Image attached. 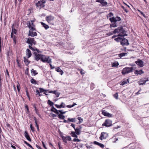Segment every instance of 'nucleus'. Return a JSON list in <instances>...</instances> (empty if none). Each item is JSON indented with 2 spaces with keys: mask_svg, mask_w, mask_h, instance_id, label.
Instances as JSON below:
<instances>
[{
  "mask_svg": "<svg viewBox=\"0 0 149 149\" xmlns=\"http://www.w3.org/2000/svg\"><path fill=\"white\" fill-rule=\"evenodd\" d=\"M114 33H119L122 34H119L117 36H121L123 38L125 36H127V34L126 33V32L122 26L118 27L117 29H115L114 31Z\"/></svg>",
  "mask_w": 149,
  "mask_h": 149,
  "instance_id": "nucleus-1",
  "label": "nucleus"
},
{
  "mask_svg": "<svg viewBox=\"0 0 149 149\" xmlns=\"http://www.w3.org/2000/svg\"><path fill=\"white\" fill-rule=\"evenodd\" d=\"M135 68L133 67H126L124 68L122 71L121 73L123 75L127 74L132 72Z\"/></svg>",
  "mask_w": 149,
  "mask_h": 149,
  "instance_id": "nucleus-2",
  "label": "nucleus"
},
{
  "mask_svg": "<svg viewBox=\"0 0 149 149\" xmlns=\"http://www.w3.org/2000/svg\"><path fill=\"white\" fill-rule=\"evenodd\" d=\"M54 17L52 15L47 16L45 17L46 20L49 24L52 25H54Z\"/></svg>",
  "mask_w": 149,
  "mask_h": 149,
  "instance_id": "nucleus-3",
  "label": "nucleus"
},
{
  "mask_svg": "<svg viewBox=\"0 0 149 149\" xmlns=\"http://www.w3.org/2000/svg\"><path fill=\"white\" fill-rule=\"evenodd\" d=\"M41 58V60L43 62L49 63L51 62V59L48 56L42 55Z\"/></svg>",
  "mask_w": 149,
  "mask_h": 149,
  "instance_id": "nucleus-4",
  "label": "nucleus"
},
{
  "mask_svg": "<svg viewBox=\"0 0 149 149\" xmlns=\"http://www.w3.org/2000/svg\"><path fill=\"white\" fill-rule=\"evenodd\" d=\"M26 43L29 44L30 45H31V46L33 45H35L36 44V41L34 40V38H28Z\"/></svg>",
  "mask_w": 149,
  "mask_h": 149,
  "instance_id": "nucleus-5",
  "label": "nucleus"
},
{
  "mask_svg": "<svg viewBox=\"0 0 149 149\" xmlns=\"http://www.w3.org/2000/svg\"><path fill=\"white\" fill-rule=\"evenodd\" d=\"M149 81L148 78L144 77L141 79L138 82L139 85H144L146 84V82Z\"/></svg>",
  "mask_w": 149,
  "mask_h": 149,
  "instance_id": "nucleus-6",
  "label": "nucleus"
},
{
  "mask_svg": "<svg viewBox=\"0 0 149 149\" xmlns=\"http://www.w3.org/2000/svg\"><path fill=\"white\" fill-rule=\"evenodd\" d=\"M33 21L31 20V23L29 22L27 23V25L28 27L32 31L36 30L35 28L34 27L35 26V25L33 24Z\"/></svg>",
  "mask_w": 149,
  "mask_h": 149,
  "instance_id": "nucleus-7",
  "label": "nucleus"
},
{
  "mask_svg": "<svg viewBox=\"0 0 149 149\" xmlns=\"http://www.w3.org/2000/svg\"><path fill=\"white\" fill-rule=\"evenodd\" d=\"M112 125V121L109 119H107L102 124V126H105L106 127H110Z\"/></svg>",
  "mask_w": 149,
  "mask_h": 149,
  "instance_id": "nucleus-8",
  "label": "nucleus"
},
{
  "mask_svg": "<svg viewBox=\"0 0 149 149\" xmlns=\"http://www.w3.org/2000/svg\"><path fill=\"white\" fill-rule=\"evenodd\" d=\"M36 8H39L40 9L42 8H43L45 6V5L44 3H42L40 0L38 1L37 2H36Z\"/></svg>",
  "mask_w": 149,
  "mask_h": 149,
  "instance_id": "nucleus-9",
  "label": "nucleus"
},
{
  "mask_svg": "<svg viewBox=\"0 0 149 149\" xmlns=\"http://www.w3.org/2000/svg\"><path fill=\"white\" fill-rule=\"evenodd\" d=\"M135 63L139 67H143L144 65L143 62L139 59H138L137 61H136Z\"/></svg>",
  "mask_w": 149,
  "mask_h": 149,
  "instance_id": "nucleus-10",
  "label": "nucleus"
},
{
  "mask_svg": "<svg viewBox=\"0 0 149 149\" xmlns=\"http://www.w3.org/2000/svg\"><path fill=\"white\" fill-rule=\"evenodd\" d=\"M120 44L123 46L125 45L127 46L129 45L128 40L125 38L123 39L122 40L120 41Z\"/></svg>",
  "mask_w": 149,
  "mask_h": 149,
  "instance_id": "nucleus-11",
  "label": "nucleus"
},
{
  "mask_svg": "<svg viewBox=\"0 0 149 149\" xmlns=\"http://www.w3.org/2000/svg\"><path fill=\"white\" fill-rule=\"evenodd\" d=\"M102 114L105 116H106L108 117H111L113 116L112 114L107 112L105 110H102Z\"/></svg>",
  "mask_w": 149,
  "mask_h": 149,
  "instance_id": "nucleus-12",
  "label": "nucleus"
},
{
  "mask_svg": "<svg viewBox=\"0 0 149 149\" xmlns=\"http://www.w3.org/2000/svg\"><path fill=\"white\" fill-rule=\"evenodd\" d=\"M33 54L35 56V59L36 60L38 61L40 59L41 60V58L42 57L41 56L42 55L37 54V53L36 52H34Z\"/></svg>",
  "mask_w": 149,
  "mask_h": 149,
  "instance_id": "nucleus-13",
  "label": "nucleus"
},
{
  "mask_svg": "<svg viewBox=\"0 0 149 149\" xmlns=\"http://www.w3.org/2000/svg\"><path fill=\"white\" fill-rule=\"evenodd\" d=\"M71 138L70 136H62V139L63 141L65 143H67V141H70L71 140Z\"/></svg>",
  "mask_w": 149,
  "mask_h": 149,
  "instance_id": "nucleus-14",
  "label": "nucleus"
},
{
  "mask_svg": "<svg viewBox=\"0 0 149 149\" xmlns=\"http://www.w3.org/2000/svg\"><path fill=\"white\" fill-rule=\"evenodd\" d=\"M107 136V134L104 132H102L100 137V139L102 140L103 139H105Z\"/></svg>",
  "mask_w": 149,
  "mask_h": 149,
  "instance_id": "nucleus-15",
  "label": "nucleus"
},
{
  "mask_svg": "<svg viewBox=\"0 0 149 149\" xmlns=\"http://www.w3.org/2000/svg\"><path fill=\"white\" fill-rule=\"evenodd\" d=\"M24 136L26 139L29 141L31 142V140L30 137V136L29 135L27 131H25L24 132Z\"/></svg>",
  "mask_w": 149,
  "mask_h": 149,
  "instance_id": "nucleus-16",
  "label": "nucleus"
},
{
  "mask_svg": "<svg viewBox=\"0 0 149 149\" xmlns=\"http://www.w3.org/2000/svg\"><path fill=\"white\" fill-rule=\"evenodd\" d=\"M29 36H31V37H34L37 36V33L36 32L31 31L30 30L29 31V33L28 34Z\"/></svg>",
  "mask_w": 149,
  "mask_h": 149,
  "instance_id": "nucleus-17",
  "label": "nucleus"
},
{
  "mask_svg": "<svg viewBox=\"0 0 149 149\" xmlns=\"http://www.w3.org/2000/svg\"><path fill=\"white\" fill-rule=\"evenodd\" d=\"M144 72L142 70H135L134 72V74H136L138 75V74L141 75L142 74L144 73Z\"/></svg>",
  "mask_w": 149,
  "mask_h": 149,
  "instance_id": "nucleus-18",
  "label": "nucleus"
},
{
  "mask_svg": "<svg viewBox=\"0 0 149 149\" xmlns=\"http://www.w3.org/2000/svg\"><path fill=\"white\" fill-rule=\"evenodd\" d=\"M24 62L25 65L27 66H28L29 64L30 63V61L28 60V58H26L25 57H24Z\"/></svg>",
  "mask_w": 149,
  "mask_h": 149,
  "instance_id": "nucleus-19",
  "label": "nucleus"
},
{
  "mask_svg": "<svg viewBox=\"0 0 149 149\" xmlns=\"http://www.w3.org/2000/svg\"><path fill=\"white\" fill-rule=\"evenodd\" d=\"M93 143L94 144L97 145L102 148H104V145L103 144L100 143L96 141H94Z\"/></svg>",
  "mask_w": 149,
  "mask_h": 149,
  "instance_id": "nucleus-20",
  "label": "nucleus"
},
{
  "mask_svg": "<svg viewBox=\"0 0 149 149\" xmlns=\"http://www.w3.org/2000/svg\"><path fill=\"white\" fill-rule=\"evenodd\" d=\"M26 55L28 56V58H30L32 55L30 50L29 49H27L26 50Z\"/></svg>",
  "mask_w": 149,
  "mask_h": 149,
  "instance_id": "nucleus-21",
  "label": "nucleus"
},
{
  "mask_svg": "<svg viewBox=\"0 0 149 149\" xmlns=\"http://www.w3.org/2000/svg\"><path fill=\"white\" fill-rule=\"evenodd\" d=\"M51 111L54 112L57 114H59V112L58 111V110H57L53 106V107H52Z\"/></svg>",
  "mask_w": 149,
  "mask_h": 149,
  "instance_id": "nucleus-22",
  "label": "nucleus"
},
{
  "mask_svg": "<svg viewBox=\"0 0 149 149\" xmlns=\"http://www.w3.org/2000/svg\"><path fill=\"white\" fill-rule=\"evenodd\" d=\"M80 128H75L74 130L75 131V133L76 134L79 135L80 134V130L81 129V126L79 127Z\"/></svg>",
  "mask_w": 149,
  "mask_h": 149,
  "instance_id": "nucleus-23",
  "label": "nucleus"
},
{
  "mask_svg": "<svg viewBox=\"0 0 149 149\" xmlns=\"http://www.w3.org/2000/svg\"><path fill=\"white\" fill-rule=\"evenodd\" d=\"M56 71L58 72H60V73L61 75L63 73V71L60 68L58 67L56 68Z\"/></svg>",
  "mask_w": 149,
  "mask_h": 149,
  "instance_id": "nucleus-24",
  "label": "nucleus"
},
{
  "mask_svg": "<svg viewBox=\"0 0 149 149\" xmlns=\"http://www.w3.org/2000/svg\"><path fill=\"white\" fill-rule=\"evenodd\" d=\"M100 3L102 4V6H105L107 4V3L104 0H101Z\"/></svg>",
  "mask_w": 149,
  "mask_h": 149,
  "instance_id": "nucleus-25",
  "label": "nucleus"
},
{
  "mask_svg": "<svg viewBox=\"0 0 149 149\" xmlns=\"http://www.w3.org/2000/svg\"><path fill=\"white\" fill-rule=\"evenodd\" d=\"M40 23L41 25H42V26L44 27L45 29H47L48 28H49V26L47 25L46 24L42 22H41Z\"/></svg>",
  "mask_w": 149,
  "mask_h": 149,
  "instance_id": "nucleus-26",
  "label": "nucleus"
},
{
  "mask_svg": "<svg viewBox=\"0 0 149 149\" xmlns=\"http://www.w3.org/2000/svg\"><path fill=\"white\" fill-rule=\"evenodd\" d=\"M109 20L111 23H116V19L114 17L110 18Z\"/></svg>",
  "mask_w": 149,
  "mask_h": 149,
  "instance_id": "nucleus-27",
  "label": "nucleus"
},
{
  "mask_svg": "<svg viewBox=\"0 0 149 149\" xmlns=\"http://www.w3.org/2000/svg\"><path fill=\"white\" fill-rule=\"evenodd\" d=\"M129 79H127L126 80L123 81L121 84V85H124L125 84H127V83H129Z\"/></svg>",
  "mask_w": 149,
  "mask_h": 149,
  "instance_id": "nucleus-28",
  "label": "nucleus"
},
{
  "mask_svg": "<svg viewBox=\"0 0 149 149\" xmlns=\"http://www.w3.org/2000/svg\"><path fill=\"white\" fill-rule=\"evenodd\" d=\"M58 117L60 119H64L65 118V116L63 114H58Z\"/></svg>",
  "mask_w": 149,
  "mask_h": 149,
  "instance_id": "nucleus-29",
  "label": "nucleus"
},
{
  "mask_svg": "<svg viewBox=\"0 0 149 149\" xmlns=\"http://www.w3.org/2000/svg\"><path fill=\"white\" fill-rule=\"evenodd\" d=\"M75 133H76L74 132H72L71 133V134L72 137L77 138L78 136Z\"/></svg>",
  "mask_w": 149,
  "mask_h": 149,
  "instance_id": "nucleus-30",
  "label": "nucleus"
},
{
  "mask_svg": "<svg viewBox=\"0 0 149 149\" xmlns=\"http://www.w3.org/2000/svg\"><path fill=\"white\" fill-rule=\"evenodd\" d=\"M31 83L35 84H37V81L33 78L31 79Z\"/></svg>",
  "mask_w": 149,
  "mask_h": 149,
  "instance_id": "nucleus-31",
  "label": "nucleus"
},
{
  "mask_svg": "<svg viewBox=\"0 0 149 149\" xmlns=\"http://www.w3.org/2000/svg\"><path fill=\"white\" fill-rule=\"evenodd\" d=\"M117 26L116 23H113L110 24V26L111 28L112 27H115Z\"/></svg>",
  "mask_w": 149,
  "mask_h": 149,
  "instance_id": "nucleus-32",
  "label": "nucleus"
},
{
  "mask_svg": "<svg viewBox=\"0 0 149 149\" xmlns=\"http://www.w3.org/2000/svg\"><path fill=\"white\" fill-rule=\"evenodd\" d=\"M127 54V53H122L119 54V57L121 58L122 57L125 56V55Z\"/></svg>",
  "mask_w": 149,
  "mask_h": 149,
  "instance_id": "nucleus-33",
  "label": "nucleus"
},
{
  "mask_svg": "<svg viewBox=\"0 0 149 149\" xmlns=\"http://www.w3.org/2000/svg\"><path fill=\"white\" fill-rule=\"evenodd\" d=\"M31 72L32 73H33V75L35 76L36 75L38 74V73L36 72V70H34L33 69H32L31 70Z\"/></svg>",
  "mask_w": 149,
  "mask_h": 149,
  "instance_id": "nucleus-34",
  "label": "nucleus"
},
{
  "mask_svg": "<svg viewBox=\"0 0 149 149\" xmlns=\"http://www.w3.org/2000/svg\"><path fill=\"white\" fill-rule=\"evenodd\" d=\"M122 39V38L119 37L117 38H115L114 40L117 42H119V41H121V40Z\"/></svg>",
  "mask_w": 149,
  "mask_h": 149,
  "instance_id": "nucleus-35",
  "label": "nucleus"
},
{
  "mask_svg": "<svg viewBox=\"0 0 149 149\" xmlns=\"http://www.w3.org/2000/svg\"><path fill=\"white\" fill-rule=\"evenodd\" d=\"M12 32H13V33H14L15 34H16L17 33V31L15 29L13 28V27L12 30Z\"/></svg>",
  "mask_w": 149,
  "mask_h": 149,
  "instance_id": "nucleus-36",
  "label": "nucleus"
},
{
  "mask_svg": "<svg viewBox=\"0 0 149 149\" xmlns=\"http://www.w3.org/2000/svg\"><path fill=\"white\" fill-rule=\"evenodd\" d=\"M68 120L69 121L71 122H75V118H68Z\"/></svg>",
  "mask_w": 149,
  "mask_h": 149,
  "instance_id": "nucleus-37",
  "label": "nucleus"
},
{
  "mask_svg": "<svg viewBox=\"0 0 149 149\" xmlns=\"http://www.w3.org/2000/svg\"><path fill=\"white\" fill-rule=\"evenodd\" d=\"M48 103L51 106L53 107L54 104V103L52 102L50 100H48Z\"/></svg>",
  "mask_w": 149,
  "mask_h": 149,
  "instance_id": "nucleus-38",
  "label": "nucleus"
},
{
  "mask_svg": "<svg viewBox=\"0 0 149 149\" xmlns=\"http://www.w3.org/2000/svg\"><path fill=\"white\" fill-rule=\"evenodd\" d=\"M53 94H55L56 95V96L57 97H58L59 96L60 94L58 92H57L55 90L54 91Z\"/></svg>",
  "mask_w": 149,
  "mask_h": 149,
  "instance_id": "nucleus-39",
  "label": "nucleus"
},
{
  "mask_svg": "<svg viewBox=\"0 0 149 149\" xmlns=\"http://www.w3.org/2000/svg\"><path fill=\"white\" fill-rule=\"evenodd\" d=\"M113 96L116 99H118V93H116L115 94L113 95Z\"/></svg>",
  "mask_w": 149,
  "mask_h": 149,
  "instance_id": "nucleus-40",
  "label": "nucleus"
},
{
  "mask_svg": "<svg viewBox=\"0 0 149 149\" xmlns=\"http://www.w3.org/2000/svg\"><path fill=\"white\" fill-rule=\"evenodd\" d=\"M39 89L40 90V93L42 92H45V91L46 92H48V90H45L43 88H40Z\"/></svg>",
  "mask_w": 149,
  "mask_h": 149,
  "instance_id": "nucleus-41",
  "label": "nucleus"
},
{
  "mask_svg": "<svg viewBox=\"0 0 149 149\" xmlns=\"http://www.w3.org/2000/svg\"><path fill=\"white\" fill-rule=\"evenodd\" d=\"M29 49H31L33 51H36V48L35 47V48H34L33 47L31 46V45H29Z\"/></svg>",
  "mask_w": 149,
  "mask_h": 149,
  "instance_id": "nucleus-42",
  "label": "nucleus"
},
{
  "mask_svg": "<svg viewBox=\"0 0 149 149\" xmlns=\"http://www.w3.org/2000/svg\"><path fill=\"white\" fill-rule=\"evenodd\" d=\"M30 127L31 131L33 132H34L35 131L34 128L32 126L31 124H30Z\"/></svg>",
  "mask_w": 149,
  "mask_h": 149,
  "instance_id": "nucleus-43",
  "label": "nucleus"
},
{
  "mask_svg": "<svg viewBox=\"0 0 149 149\" xmlns=\"http://www.w3.org/2000/svg\"><path fill=\"white\" fill-rule=\"evenodd\" d=\"M121 7L122 8H123V10H124L127 13L128 12V11L127 10V9L126 8H125V7H124V6H121Z\"/></svg>",
  "mask_w": 149,
  "mask_h": 149,
  "instance_id": "nucleus-44",
  "label": "nucleus"
},
{
  "mask_svg": "<svg viewBox=\"0 0 149 149\" xmlns=\"http://www.w3.org/2000/svg\"><path fill=\"white\" fill-rule=\"evenodd\" d=\"M113 34H114V31L113 32H110L108 33H107V35L108 36H110L112 35Z\"/></svg>",
  "mask_w": 149,
  "mask_h": 149,
  "instance_id": "nucleus-45",
  "label": "nucleus"
},
{
  "mask_svg": "<svg viewBox=\"0 0 149 149\" xmlns=\"http://www.w3.org/2000/svg\"><path fill=\"white\" fill-rule=\"evenodd\" d=\"M115 18V19L116 20V22H117V21H120L121 20V18H120L119 17H116Z\"/></svg>",
  "mask_w": 149,
  "mask_h": 149,
  "instance_id": "nucleus-46",
  "label": "nucleus"
},
{
  "mask_svg": "<svg viewBox=\"0 0 149 149\" xmlns=\"http://www.w3.org/2000/svg\"><path fill=\"white\" fill-rule=\"evenodd\" d=\"M78 70L80 71V73L81 74H85V72L83 71V70L82 69H78Z\"/></svg>",
  "mask_w": 149,
  "mask_h": 149,
  "instance_id": "nucleus-47",
  "label": "nucleus"
},
{
  "mask_svg": "<svg viewBox=\"0 0 149 149\" xmlns=\"http://www.w3.org/2000/svg\"><path fill=\"white\" fill-rule=\"evenodd\" d=\"M25 90H26V95L27 96V97L29 98V95L28 91L27 88H26Z\"/></svg>",
  "mask_w": 149,
  "mask_h": 149,
  "instance_id": "nucleus-48",
  "label": "nucleus"
},
{
  "mask_svg": "<svg viewBox=\"0 0 149 149\" xmlns=\"http://www.w3.org/2000/svg\"><path fill=\"white\" fill-rule=\"evenodd\" d=\"M59 113H60L61 114H63L65 113L66 111L63 112L62 110H59L58 111Z\"/></svg>",
  "mask_w": 149,
  "mask_h": 149,
  "instance_id": "nucleus-49",
  "label": "nucleus"
},
{
  "mask_svg": "<svg viewBox=\"0 0 149 149\" xmlns=\"http://www.w3.org/2000/svg\"><path fill=\"white\" fill-rule=\"evenodd\" d=\"M17 87L18 92H19L20 91V86L19 84H18L17 85Z\"/></svg>",
  "mask_w": 149,
  "mask_h": 149,
  "instance_id": "nucleus-50",
  "label": "nucleus"
},
{
  "mask_svg": "<svg viewBox=\"0 0 149 149\" xmlns=\"http://www.w3.org/2000/svg\"><path fill=\"white\" fill-rule=\"evenodd\" d=\"M77 119L79 120V123H80L81 122L83 121V119L81 117H79L77 118Z\"/></svg>",
  "mask_w": 149,
  "mask_h": 149,
  "instance_id": "nucleus-51",
  "label": "nucleus"
},
{
  "mask_svg": "<svg viewBox=\"0 0 149 149\" xmlns=\"http://www.w3.org/2000/svg\"><path fill=\"white\" fill-rule=\"evenodd\" d=\"M80 141L81 140H79V139H78L74 138L73 140L72 141L74 142H76V141L80 142Z\"/></svg>",
  "mask_w": 149,
  "mask_h": 149,
  "instance_id": "nucleus-52",
  "label": "nucleus"
},
{
  "mask_svg": "<svg viewBox=\"0 0 149 149\" xmlns=\"http://www.w3.org/2000/svg\"><path fill=\"white\" fill-rule=\"evenodd\" d=\"M55 105L56 106V108H57L60 109V108H62V107L60 105H58V104H55Z\"/></svg>",
  "mask_w": 149,
  "mask_h": 149,
  "instance_id": "nucleus-53",
  "label": "nucleus"
},
{
  "mask_svg": "<svg viewBox=\"0 0 149 149\" xmlns=\"http://www.w3.org/2000/svg\"><path fill=\"white\" fill-rule=\"evenodd\" d=\"M34 108H35V112L37 114H38V109H37L36 108V107L35 106V105H34V106H33Z\"/></svg>",
  "mask_w": 149,
  "mask_h": 149,
  "instance_id": "nucleus-54",
  "label": "nucleus"
},
{
  "mask_svg": "<svg viewBox=\"0 0 149 149\" xmlns=\"http://www.w3.org/2000/svg\"><path fill=\"white\" fill-rule=\"evenodd\" d=\"M13 40L15 44H16V38L15 36H14V37L13 38Z\"/></svg>",
  "mask_w": 149,
  "mask_h": 149,
  "instance_id": "nucleus-55",
  "label": "nucleus"
},
{
  "mask_svg": "<svg viewBox=\"0 0 149 149\" xmlns=\"http://www.w3.org/2000/svg\"><path fill=\"white\" fill-rule=\"evenodd\" d=\"M62 107V108H64L65 107V104L63 102H62L61 103V104L60 105Z\"/></svg>",
  "mask_w": 149,
  "mask_h": 149,
  "instance_id": "nucleus-56",
  "label": "nucleus"
},
{
  "mask_svg": "<svg viewBox=\"0 0 149 149\" xmlns=\"http://www.w3.org/2000/svg\"><path fill=\"white\" fill-rule=\"evenodd\" d=\"M119 65V64L118 63H114L113 64V66H115V67H116L117 66Z\"/></svg>",
  "mask_w": 149,
  "mask_h": 149,
  "instance_id": "nucleus-57",
  "label": "nucleus"
},
{
  "mask_svg": "<svg viewBox=\"0 0 149 149\" xmlns=\"http://www.w3.org/2000/svg\"><path fill=\"white\" fill-rule=\"evenodd\" d=\"M51 114L52 115V116L53 118H54L56 117L57 116V115L56 114H54L51 113Z\"/></svg>",
  "mask_w": 149,
  "mask_h": 149,
  "instance_id": "nucleus-58",
  "label": "nucleus"
},
{
  "mask_svg": "<svg viewBox=\"0 0 149 149\" xmlns=\"http://www.w3.org/2000/svg\"><path fill=\"white\" fill-rule=\"evenodd\" d=\"M1 51V38L0 37V52Z\"/></svg>",
  "mask_w": 149,
  "mask_h": 149,
  "instance_id": "nucleus-59",
  "label": "nucleus"
},
{
  "mask_svg": "<svg viewBox=\"0 0 149 149\" xmlns=\"http://www.w3.org/2000/svg\"><path fill=\"white\" fill-rule=\"evenodd\" d=\"M42 145L43 146V147L45 148V149H47V148L46 147L44 143V142L43 141L42 142Z\"/></svg>",
  "mask_w": 149,
  "mask_h": 149,
  "instance_id": "nucleus-60",
  "label": "nucleus"
},
{
  "mask_svg": "<svg viewBox=\"0 0 149 149\" xmlns=\"http://www.w3.org/2000/svg\"><path fill=\"white\" fill-rule=\"evenodd\" d=\"M58 145L59 149H63V148L61 146V144L60 143H58Z\"/></svg>",
  "mask_w": 149,
  "mask_h": 149,
  "instance_id": "nucleus-61",
  "label": "nucleus"
},
{
  "mask_svg": "<svg viewBox=\"0 0 149 149\" xmlns=\"http://www.w3.org/2000/svg\"><path fill=\"white\" fill-rule=\"evenodd\" d=\"M36 127H37V130L38 131H39V125L38 123L36 124Z\"/></svg>",
  "mask_w": 149,
  "mask_h": 149,
  "instance_id": "nucleus-62",
  "label": "nucleus"
},
{
  "mask_svg": "<svg viewBox=\"0 0 149 149\" xmlns=\"http://www.w3.org/2000/svg\"><path fill=\"white\" fill-rule=\"evenodd\" d=\"M34 119L35 120V124H36V123H38L37 122V119L36 118V117H34Z\"/></svg>",
  "mask_w": 149,
  "mask_h": 149,
  "instance_id": "nucleus-63",
  "label": "nucleus"
},
{
  "mask_svg": "<svg viewBox=\"0 0 149 149\" xmlns=\"http://www.w3.org/2000/svg\"><path fill=\"white\" fill-rule=\"evenodd\" d=\"M36 147L38 148V149H42L40 146H39L38 145H36Z\"/></svg>",
  "mask_w": 149,
  "mask_h": 149,
  "instance_id": "nucleus-64",
  "label": "nucleus"
}]
</instances>
